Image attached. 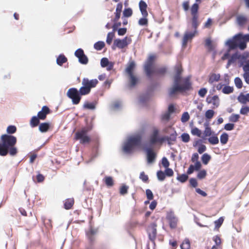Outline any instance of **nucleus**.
Instances as JSON below:
<instances>
[{
	"label": "nucleus",
	"mask_w": 249,
	"mask_h": 249,
	"mask_svg": "<svg viewBox=\"0 0 249 249\" xmlns=\"http://www.w3.org/2000/svg\"><path fill=\"white\" fill-rule=\"evenodd\" d=\"M175 74L173 77V83L171 87L168 89V94L170 97H173L178 93H183L192 89L190 78L187 76L183 78L181 76L182 69L179 65L175 66Z\"/></svg>",
	"instance_id": "nucleus-1"
},
{
	"label": "nucleus",
	"mask_w": 249,
	"mask_h": 249,
	"mask_svg": "<svg viewBox=\"0 0 249 249\" xmlns=\"http://www.w3.org/2000/svg\"><path fill=\"white\" fill-rule=\"evenodd\" d=\"M17 142V138L13 135L3 134L0 137V156L4 157L9 154L14 157L18 153V149L16 147Z\"/></svg>",
	"instance_id": "nucleus-2"
},
{
	"label": "nucleus",
	"mask_w": 249,
	"mask_h": 249,
	"mask_svg": "<svg viewBox=\"0 0 249 249\" xmlns=\"http://www.w3.org/2000/svg\"><path fill=\"white\" fill-rule=\"evenodd\" d=\"M169 136H165L160 137L159 131L157 129L153 130V133L150 136L149 143L150 146L155 144L157 142L160 143L166 141L168 145L170 146L174 144L177 140V133L174 128H171L169 131Z\"/></svg>",
	"instance_id": "nucleus-3"
},
{
	"label": "nucleus",
	"mask_w": 249,
	"mask_h": 249,
	"mask_svg": "<svg viewBox=\"0 0 249 249\" xmlns=\"http://www.w3.org/2000/svg\"><path fill=\"white\" fill-rule=\"evenodd\" d=\"M244 37V35L238 33L229 38L225 43V45L229 49V51L235 50L238 48L244 50L247 48Z\"/></svg>",
	"instance_id": "nucleus-4"
},
{
	"label": "nucleus",
	"mask_w": 249,
	"mask_h": 249,
	"mask_svg": "<svg viewBox=\"0 0 249 249\" xmlns=\"http://www.w3.org/2000/svg\"><path fill=\"white\" fill-rule=\"evenodd\" d=\"M142 142V137L140 135L130 137L127 141L124 142L123 146V151L125 153H131L135 146H139Z\"/></svg>",
	"instance_id": "nucleus-5"
},
{
	"label": "nucleus",
	"mask_w": 249,
	"mask_h": 249,
	"mask_svg": "<svg viewBox=\"0 0 249 249\" xmlns=\"http://www.w3.org/2000/svg\"><path fill=\"white\" fill-rule=\"evenodd\" d=\"M91 128L84 127L81 130L77 131L75 134V139L76 140H79L80 142L82 144L88 143L90 141V138L88 136L87 133Z\"/></svg>",
	"instance_id": "nucleus-6"
},
{
	"label": "nucleus",
	"mask_w": 249,
	"mask_h": 249,
	"mask_svg": "<svg viewBox=\"0 0 249 249\" xmlns=\"http://www.w3.org/2000/svg\"><path fill=\"white\" fill-rule=\"evenodd\" d=\"M67 95L71 100L73 105L78 104L82 98L81 95H80L78 92V90L75 88L69 89L67 91Z\"/></svg>",
	"instance_id": "nucleus-7"
},
{
	"label": "nucleus",
	"mask_w": 249,
	"mask_h": 249,
	"mask_svg": "<svg viewBox=\"0 0 249 249\" xmlns=\"http://www.w3.org/2000/svg\"><path fill=\"white\" fill-rule=\"evenodd\" d=\"M155 59L154 55H150L146 61L144 66V70L147 77L151 78L152 74L153 73V70L152 69V67L153 64V61Z\"/></svg>",
	"instance_id": "nucleus-8"
},
{
	"label": "nucleus",
	"mask_w": 249,
	"mask_h": 249,
	"mask_svg": "<svg viewBox=\"0 0 249 249\" xmlns=\"http://www.w3.org/2000/svg\"><path fill=\"white\" fill-rule=\"evenodd\" d=\"M143 150L145 151L146 156V160L148 164H151L155 162L157 154L153 149L151 147H144Z\"/></svg>",
	"instance_id": "nucleus-9"
},
{
	"label": "nucleus",
	"mask_w": 249,
	"mask_h": 249,
	"mask_svg": "<svg viewBox=\"0 0 249 249\" xmlns=\"http://www.w3.org/2000/svg\"><path fill=\"white\" fill-rule=\"evenodd\" d=\"M75 56L78 58L79 62L83 65H86L88 63L89 59L87 56L85 54L83 50L79 48L76 50L74 53Z\"/></svg>",
	"instance_id": "nucleus-10"
},
{
	"label": "nucleus",
	"mask_w": 249,
	"mask_h": 249,
	"mask_svg": "<svg viewBox=\"0 0 249 249\" xmlns=\"http://www.w3.org/2000/svg\"><path fill=\"white\" fill-rule=\"evenodd\" d=\"M132 41V39L130 37L125 36L123 39L119 38L115 39V45L119 49H123L129 44Z\"/></svg>",
	"instance_id": "nucleus-11"
},
{
	"label": "nucleus",
	"mask_w": 249,
	"mask_h": 249,
	"mask_svg": "<svg viewBox=\"0 0 249 249\" xmlns=\"http://www.w3.org/2000/svg\"><path fill=\"white\" fill-rule=\"evenodd\" d=\"M147 233L149 239L154 242L157 235V224L156 223H151L147 228Z\"/></svg>",
	"instance_id": "nucleus-12"
},
{
	"label": "nucleus",
	"mask_w": 249,
	"mask_h": 249,
	"mask_svg": "<svg viewBox=\"0 0 249 249\" xmlns=\"http://www.w3.org/2000/svg\"><path fill=\"white\" fill-rule=\"evenodd\" d=\"M166 219L171 229H175L177 227L178 220L173 212L168 213L166 215Z\"/></svg>",
	"instance_id": "nucleus-13"
},
{
	"label": "nucleus",
	"mask_w": 249,
	"mask_h": 249,
	"mask_svg": "<svg viewBox=\"0 0 249 249\" xmlns=\"http://www.w3.org/2000/svg\"><path fill=\"white\" fill-rule=\"evenodd\" d=\"M98 83V81L96 79L89 80L88 78H84L82 84L85 85L91 91V89L95 87Z\"/></svg>",
	"instance_id": "nucleus-14"
},
{
	"label": "nucleus",
	"mask_w": 249,
	"mask_h": 249,
	"mask_svg": "<svg viewBox=\"0 0 249 249\" xmlns=\"http://www.w3.org/2000/svg\"><path fill=\"white\" fill-rule=\"evenodd\" d=\"M50 111L49 108L44 106L42 107L41 110L38 112L37 116L40 120H44L46 119L47 115L50 113Z\"/></svg>",
	"instance_id": "nucleus-15"
},
{
	"label": "nucleus",
	"mask_w": 249,
	"mask_h": 249,
	"mask_svg": "<svg viewBox=\"0 0 249 249\" xmlns=\"http://www.w3.org/2000/svg\"><path fill=\"white\" fill-rule=\"evenodd\" d=\"M206 102L208 104H212L215 107H217L219 105V99L216 95L212 97L208 96L206 98Z\"/></svg>",
	"instance_id": "nucleus-16"
},
{
	"label": "nucleus",
	"mask_w": 249,
	"mask_h": 249,
	"mask_svg": "<svg viewBox=\"0 0 249 249\" xmlns=\"http://www.w3.org/2000/svg\"><path fill=\"white\" fill-rule=\"evenodd\" d=\"M197 32L194 31L193 32H186L182 39V45L186 46L189 40L192 39L195 36Z\"/></svg>",
	"instance_id": "nucleus-17"
},
{
	"label": "nucleus",
	"mask_w": 249,
	"mask_h": 249,
	"mask_svg": "<svg viewBox=\"0 0 249 249\" xmlns=\"http://www.w3.org/2000/svg\"><path fill=\"white\" fill-rule=\"evenodd\" d=\"M97 232V229H94L91 227H90L89 230L86 232V235L90 243L94 241V236Z\"/></svg>",
	"instance_id": "nucleus-18"
},
{
	"label": "nucleus",
	"mask_w": 249,
	"mask_h": 249,
	"mask_svg": "<svg viewBox=\"0 0 249 249\" xmlns=\"http://www.w3.org/2000/svg\"><path fill=\"white\" fill-rule=\"evenodd\" d=\"M248 21V18L247 17L239 15L236 17V22L237 25L240 27H244Z\"/></svg>",
	"instance_id": "nucleus-19"
},
{
	"label": "nucleus",
	"mask_w": 249,
	"mask_h": 249,
	"mask_svg": "<svg viewBox=\"0 0 249 249\" xmlns=\"http://www.w3.org/2000/svg\"><path fill=\"white\" fill-rule=\"evenodd\" d=\"M139 8L141 12L142 15L143 17H147L148 16V12L146 10L147 5L146 3L142 0H141L140 1L139 3Z\"/></svg>",
	"instance_id": "nucleus-20"
},
{
	"label": "nucleus",
	"mask_w": 249,
	"mask_h": 249,
	"mask_svg": "<svg viewBox=\"0 0 249 249\" xmlns=\"http://www.w3.org/2000/svg\"><path fill=\"white\" fill-rule=\"evenodd\" d=\"M160 87V84L159 82L152 81L150 84L147 87V91L151 94Z\"/></svg>",
	"instance_id": "nucleus-21"
},
{
	"label": "nucleus",
	"mask_w": 249,
	"mask_h": 249,
	"mask_svg": "<svg viewBox=\"0 0 249 249\" xmlns=\"http://www.w3.org/2000/svg\"><path fill=\"white\" fill-rule=\"evenodd\" d=\"M237 100L242 104H245L247 102H249V93L244 94L243 92H241L237 97Z\"/></svg>",
	"instance_id": "nucleus-22"
},
{
	"label": "nucleus",
	"mask_w": 249,
	"mask_h": 249,
	"mask_svg": "<svg viewBox=\"0 0 249 249\" xmlns=\"http://www.w3.org/2000/svg\"><path fill=\"white\" fill-rule=\"evenodd\" d=\"M123 8V4L121 3H119L117 4L116 8V12L115 13V17L113 19H112V21L113 22H116L120 18L121 16V13L122 12Z\"/></svg>",
	"instance_id": "nucleus-23"
},
{
	"label": "nucleus",
	"mask_w": 249,
	"mask_h": 249,
	"mask_svg": "<svg viewBox=\"0 0 249 249\" xmlns=\"http://www.w3.org/2000/svg\"><path fill=\"white\" fill-rule=\"evenodd\" d=\"M128 76L129 82V87L130 88H132L138 83V79L134 74L129 75Z\"/></svg>",
	"instance_id": "nucleus-24"
},
{
	"label": "nucleus",
	"mask_w": 249,
	"mask_h": 249,
	"mask_svg": "<svg viewBox=\"0 0 249 249\" xmlns=\"http://www.w3.org/2000/svg\"><path fill=\"white\" fill-rule=\"evenodd\" d=\"M151 94L146 91L144 94L141 95L139 97V102L142 104H145L150 99Z\"/></svg>",
	"instance_id": "nucleus-25"
},
{
	"label": "nucleus",
	"mask_w": 249,
	"mask_h": 249,
	"mask_svg": "<svg viewBox=\"0 0 249 249\" xmlns=\"http://www.w3.org/2000/svg\"><path fill=\"white\" fill-rule=\"evenodd\" d=\"M135 67V63L134 61H131L129 62L125 69V71L128 75L133 74V70Z\"/></svg>",
	"instance_id": "nucleus-26"
},
{
	"label": "nucleus",
	"mask_w": 249,
	"mask_h": 249,
	"mask_svg": "<svg viewBox=\"0 0 249 249\" xmlns=\"http://www.w3.org/2000/svg\"><path fill=\"white\" fill-rule=\"evenodd\" d=\"M68 61L67 58L64 54H60L56 58V64L61 66L64 63H65Z\"/></svg>",
	"instance_id": "nucleus-27"
},
{
	"label": "nucleus",
	"mask_w": 249,
	"mask_h": 249,
	"mask_svg": "<svg viewBox=\"0 0 249 249\" xmlns=\"http://www.w3.org/2000/svg\"><path fill=\"white\" fill-rule=\"evenodd\" d=\"M50 127V124L49 123H42L39 125V130L42 133L46 132Z\"/></svg>",
	"instance_id": "nucleus-28"
},
{
	"label": "nucleus",
	"mask_w": 249,
	"mask_h": 249,
	"mask_svg": "<svg viewBox=\"0 0 249 249\" xmlns=\"http://www.w3.org/2000/svg\"><path fill=\"white\" fill-rule=\"evenodd\" d=\"M96 102H86L83 105V108L89 110H94L96 108Z\"/></svg>",
	"instance_id": "nucleus-29"
},
{
	"label": "nucleus",
	"mask_w": 249,
	"mask_h": 249,
	"mask_svg": "<svg viewBox=\"0 0 249 249\" xmlns=\"http://www.w3.org/2000/svg\"><path fill=\"white\" fill-rule=\"evenodd\" d=\"M220 78V74L212 73L209 76L208 82L212 84L214 82H217Z\"/></svg>",
	"instance_id": "nucleus-30"
},
{
	"label": "nucleus",
	"mask_w": 249,
	"mask_h": 249,
	"mask_svg": "<svg viewBox=\"0 0 249 249\" xmlns=\"http://www.w3.org/2000/svg\"><path fill=\"white\" fill-rule=\"evenodd\" d=\"M39 123L40 119L37 116H34L30 120V124L32 127L34 128L37 126L39 124Z\"/></svg>",
	"instance_id": "nucleus-31"
},
{
	"label": "nucleus",
	"mask_w": 249,
	"mask_h": 249,
	"mask_svg": "<svg viewBox=\"0 0 249 249\" xmlns=\"http://www.w3.org/2000/svg\"><path fill=\"white\" fill-rule=\"evenodd\" d=\"M82 85V86L80 88L79 90H78V92L80 95H81L82 96L89 94L90 92V90L88 89V88L86 86H85V85Z\"/></svg>",
	"instance_id": "nucleus-32"
},
{
	"label": "nucleus",
	"mask_w": 249,
	"mask_h": 249,
	"mask_svg": "<svg viewBox=\"0 0 249 249\" xmlns=\"http://www.w3.org/2000/svg\"><path fill=\"white\" fill-rule=\"evenodd\" d=\"M74 204V199L73 198L67 199L64 203V208L66 210L70 209Z\"/></svg>",
	"instance_id": "nucleus-33"
},
{
	"label": "nucleus",
	"mask_w": 249,
	"mask_h": 249,
	"mask_svg": "<svg viewBox=\"0 0 249 249\" xmlns=\"http://www.w3.org/2000/svg\"><path fill=\"white\" fill-rule=\"evenodd\" d=\"M192 27L194 29V31L197 32V28L199 25L198 22V16H192Z\"/></svg>",
	"instance_id": "nucleus-34"
},
{
	"label": "nucleus",
	"mask_w": 249,
	"mask_h": 249,
	"mask_svg": "<svg viewBox=\"0 0 249 249\" xmlns=\"http://www.w3.org/2000/svg\"><path fill=\"white\" fill-rule=\"evenodd\" d=\"M243 61L240 62L239 66L240 67H242L243 70L245 72H249V59L245 61V64H244Z\"/></svg>",
	"instance_id": "nucleus-35"
},
{
	"label": "nucleus",
	"mask_w": 249,
	"mask_h": 249,
	"mask_svg": "<svg viewBox=\"0 0 249 249\" xmlns=\"http://www.w3.org/2000/svg\"><path fill=\"white\" fill-rule=\"evenodd\" d=\"M229 140V135L226 133H223L220 137V142L222 145L225 144L227 143Z\"/></svg>",
	"instance_id": "nucleus-36"
},
{
	"label": "nucleus",
	"mask_w": 249,
	"mask_h": 249,
	"mask_svg": "<svg viewBox=\"0 0 249 249\" xmlns=\"http://www.w3.org/2000/svg\"><path fill=\"white\" fill-rule=\"evenodd\" d=\"M199 9V5L197 3L193 4L191 8V15L192 16H198L197 13Z\"/></svg>",
	"instance_id": "nucleus-37"
},
{
	"label": "nucleus",
	"mask_w": 249,
	"mask_h": 249,
	"mask_svg": "<svg viewBox=\"0 0 249 249\" xmlns=\"http://www.w3.org/2000/svg\"><path fill=\"white\" fill-rule=\"evenodd\" d=\"M105 46V43L104 41H98L94 43V48L97 51H101Z\"/></svg>",
	"instance_id": "nucleus-38"
},
{
	"label": "nucleus",
	"mask_w": 249,
	"mask_h": 249,
	"mask_svg": "<svg viewBox=\"0 0 249 249\" xmlns=\"http://www.w3.org/2000/svg\"><path fill=\"white\" fill-rule=\"evenodd\" d=\"M208 141L212 145H215L219 143L218 138L216 135L210 136L208 138Z\"/></svg>",
	"instance_id": "nucleus-39"
},
{
	"label": "nucleus",
	"mask_w": 249,
	"mask_h": 249,
	"mask_svg": "<svg viewBox=\"0 0 249 249\" xmlns=\"http://www.w3.org/2000/svg\"><path fill=\"white\" fill-rule=\"evenodd\" d=\"M188 175L186 174H182L181 175H178L177 178V179L181 183L185 182L188 179Z\"/></svg>",
	"instance_id": "nucleus-40"
},
{
	"label": "nucleus",
	"mask_w": 249,
	"mask_h": 249,
	"mask_svg": "<svg viewBox=\"0 0 249 249\" xmlns=\"http://www.w3.org/2000/svg\"><path fill=\"white\" fill-rule=\"evenodd\" d=\"M167 71V69L165 67H161L153 71V73H155L157 75H163Z\"/></svg>",
	"instance_id": "nucleus-41"
},
{
	"label": "nucleus",
	"mask_w": 249,
	"mask_h": 249,
	"mask_svg": "<svg viewBox=\"0 0 249 249\" xmlns=\"http://www.w3.org/2000/svg\"><path fill=\"white\" fill-rule=\"evenodd\" d=\"M181 249H190V242L188 238H186L180 246Z\"/></svg>",
	"instance_id": "nucleus-42"
},
{
	"label": "nucleus",
	"mask_w": 249,
	"mask_h": 249,
	"mask_svg": "<svg viewBox=\"0 0 249 249\" xmlns=\"http://www.w3.org/2000/svg\"><path fill=\"white\" fill-rule=\"evenodd\" d=\"M16 131L17 127L14 125H9L6 129V132L7 133V134L10 135H12V134H14Z\"/></svg>",
	"instance_id": "nucleus-43"
},
{
	"label": "nucleus",
	"mask_w": 249,
	"mask_h": 249,
	"mask_svg": "<svg viewBox=\"0 0 249 249\" xmlns=\"http://www.w3.org/2000/svg\"><path fill=\"white\" fill-rule=\"evenodd\" d=\"M234 84L235 87L238 89H240L243 87V82L241 79L239 77H236L234 78Z\"/></svg>",
	"instance_id": "nucleus-44"
},
{
	"label": "nucleus",
	"mask_w": 249,
	"mask_h": 249,
	"mask_svg": "<svg viewBox=\"0 0 249 249\" xmlns=\"http://www.w3.org/2000/svg\"><path fill=\"white\" fill-rule=\"evenodd\" d=\"M211 159V157L207 153L204 154L201 157L202 163L205 165H206L208 163Z\"/></svg>",
	"instance_id": "nucleus-45"
},
{
	"label": "nucleus",
	"mask_w": 249,
	"mask_h": 249,
	"mask_svg": "<svg viewBox=\"0 0 249 249\" xmlns=\"http://www.w3.org/2000/svg\"><path fill=\"white\" fill-rule=\"evenodd\" d=\"M240 116L239 114H232L229 118V120L231 123H236L239 121Z\"/></svg>",
	"instance_id": "nucleus-46"
},
{
	"label": "nucleus",
	"mask_w": 249,
	"mask_h": 249,
	"mask_svg": "<svg viewBox=\"0 0 249 249\" xmlns=\"http://www.w3.org/2000/svg\"><path fill=\"white\" fill-rule=\"evenodd\" d=\"M233 87L225 86L222 89V92L226 94H229L233 91Z\"/></svg>",
	"instance_id": "nucleus-47"
},
{
	"label": "nucleus",
	"mask_w": 249,
	"mask_h": 249,
	"mask_svg": "<svg viewBox=\"0 0 249 249\" xmlns=\"http://www.w3.org/2000/svg\"><path fill=\"white\" fill-rule=\"evenodd\" d=\"M132 10L130 8H125L123 11V17L128 18L132 16Z\"/></svg>",
	"instance_id": "nucleus-48"
},
{
	"label": "nucleus",
	"mask_w": 249,
	"mask_h": 249,
	"mask_svg": "<svg viewBox=\"0 0 249 249\" xmlns=\"http://www.w3.org/2000/svg\"><path fill=\"white\" fill-rule=\"evenodd\" d=\"M129 187L125 184H123L120 189V194L124 196L127 194Z\"/></svg>",
	"instance_id": "nucleus-49"
},
{
	"label": "nucleus",
	"mask_w": 249,
	"mask_h": 249,
	"mask_svg": "<svg viewBox=\"0 0 249 249\" xmlns=\"http://www.w3.org/2000/svg\"><path fill=\"white\" fill-rule=\"evenodd\" d=\"M214 114V111L212 109H208L205 112V116L209 120L211 119Z\"/></svg>",
	"instance_id": "nucleus-50"
},
{
	"label": "nucleus",
	"mask_w": 249,
	"mask_h": 249,
	"mask_svg": "<svg viewBox=\"0 0 249 249\" xmlns=\"http://www.w3.org/2000/svg\"><path fill=\"white\" fill-rule=\"evenodd\" d=\"M157 176L158 179L160 181L164 180L165 178V177H166L165 173L163 172L161 170H159L157 172Z\"/></svg>",
	"instance_id": "nucleus-51"
},
{
	"label": "nucleus",
	"mask_w": 249,
	"mask_h": 249,
	"mask_svg": "<svg viewBox=\"0 0 249 249\" xmlns=\"http://www.w3.org/2000/svg\"><path fill=\"white\" fill-rule=\"evenodd\" d=\"M105 179V183L107 186L111 187L113 185V180L111 177H106Z\"/></svg>",
	"instance_id": "nucleus-52"
},
{
	"label": "nucleus",
	"mask_w": 249,
	"mask_h": 249,
	"mask_svg": "<svg viewBox=\"0 0 249 249\" xmlns=\"http://www.w3.org/2000/svg\"><path fill=\"white\" fill-rule=\"evenodd\" d=\"M114 33L113 32H109L107 34L106 42L108 45H110L112 41L113 37H114Z\"/></svg>",
	"instance_id": "nucleus-53"
},
{
	"label": "nucleus",
	"mask_w": 249,
	"mask_h": 249,
	"mask_svg": "<svg viewBox=\"0 0 249 249\" xmlns=\"http://www.w3.org/2000/svg\"><path fill=\"white\" fill-rule=\"evenodd\" d=\"M181 141L185 143L189 142L190 137L189 135L187 133H183L181 134Z\"/></svg>",
	"instance_id": "nucleus-54"
},
{
	"label": "nucleus",
	"mask_w": 249,
	"mask_h": 249,
	"mask_svg": "<svg viewBox=\"0 0 249 249\" xmlns=\"http://www.w3.org/2000/svg\"><path fill=\"white\" fill-rule=\"evenodd\" d=\"M237 59H239L238 52H236L233 53L231 56L230 57L229 60L232 63L235 62Z\"/></svg>",
	"instance_id": "nucleus-55"
},
{
	"label": "nucleus",
	"mask_w": 249,
	"mask_h": 249,
	"mask_svg": "<svg viewBox=\"0 0 249 249\" xmlns=\"http://www.w3.org/2000/svg\"><path fill=\"white\" fill-rule=\"evenodd\" d=\"M205 46L208 48L209 51H212L214 49L212 44V40L210 38H207L205 40Z\"/></svg>",
	"instance_id": "nucleus-56"
},
{
	"label": "nucleus",
	"mask_w": 249,
	"mask_h": 249,
	"mask_svg": "<svg viewBox=\"0 0 249 249\" xmlns=\"http://www.w3.org/2000/svg\"><path fill=\"white\" fill-rule=\"evenodd\" d=\"M109 61L107 57H103L101 59L100 64L102 68H106L108 64Z\"/></svg>",
	"instance_id": "nucleus-57"
},
{
	"label": "nucleus",
	"mask_w": 249,
	"mask_h": 249,
	"mask_svg": "<svg viewBox=\"0 0 249 249\" xmlns=\"http://www.w3.org/2000/svg\"><path fill=\"white\" fill-rule=\"evenodd\" d=\"M191 133L194 136H197V137H200L201 135V131L197 127H194L191 130Z\"/></svg>",
	"instance_id": "nucleus-58"
},
{
	"label": "nucleus",
	"mask_w": 249,
	"mask_h": 249,
	"mask_svg": "<svg viewBox=\"0 0 249 249\" xmlns=\"http://www.w3.org/2000/svg\"><path fill=\"white\" fill-rule=\"evenodd\" d=\"M147 17H143L140 18L138 21V23L141 26H146L148 24V19Z\"/></svg>",
	"instance_id": "nucleus-59"
},
{
	"label": "nucleus",
	"mask_w": 249,
	"mask_h": 249,
	"mask_svg": "<svg viewBox=\"0 0 249 249\" xmlns=\"http://www.w3.org/2000/svg\"><path fill=\"white\" fill-rule=\"evenodd\" d=\"M190 119V116L187 112H184L181 116V121L182 123L187 122Z\"/></svg>",
	"instance_id": "nucleus-60"
},
{
	"label": "nucleus",
	"mask_w": 249,
	"mask_h": 249,
	"mask_svg": "<svg viewBox=\"0 0 249 249\" xmlns=\"http://www.w3.org/2000/svg\"><path fill=\"white\" fill-rule=\"evenodd\" d=\"M224 221V218L220 217L217 220L214 221L215 228H219L221 227Z\"/></svg>",
	"instance_id": "nucleus-61"
},
{
	"label": "nucleus",
	"mask_w": 249,
	"mask_h": 249,
	"mask_svg": "<svg viewBox=\"0 0 249 249\" xmlns=\"http://www.w3.org/2000/svg\"><path fill=\"white\" fill-rule=\"evenodd\" d=\"M207 175V172H206V171L204 169H203L201 171H200L197 175V177L198 178L200 179H202L203 178H204Z\"/></svg>",
	"instance_id": "nucleus-62"
},
{
	"label": "nucleus",
	"mask_w": 249,
	"mask_h": 249,
	"mask_svg": "<svg viewBox=\"0 0 249 249\" xmlns=\"http://www.w3.org/2000/svg\"><path fill=\"white\" fill-rule=\"evenodd\" d=\"M145 193H146V196L147 198L149 200H151L153 199L154 196H153V194L151 190H150L149 189H146L145 191Z\"/></svg>",
	"instance_id": "nucleus-63"
},
{
	"label": "nucleus",
	"mask_w": 249,
	"mask_h": 249,
	"mask_svg": "<svg viewBox=\"0 0 249 249\" xmlns=\"http://www.w3.org/2000/svg\"><path fill=\"white\" fill-rule=\"evenodd\" d=\"M249 112V107H242L240 110V113L242 115H246Z\"/></svg>",
	"instance_id": "nucleus-64"
}]
</instances>
